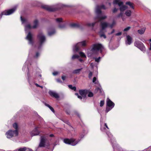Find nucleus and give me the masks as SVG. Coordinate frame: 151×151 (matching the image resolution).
<instances>
[{
  "label": "nucleus",
  "mask_w": 151,
  "mask_h": 151,
  "mask_svg": "<svg viewBox=\"0 0 151 151\" xmlns=\"http://www.w3.org/2000/svg\"><path fill=\"white\" fill-rule=\"evenodd\" d=\"M101 9H106V7L104 5H102L101 6H96L95 12L97 15V16L95 18V22L92 23H87L86 24V25L88 27H93L95 24L97 22H102L101 21L102 20L106 18L107 16L104 15L102 16L101 11Z\"/></svg>",
  "instance_id": "obj_1"
},
{
  "label": "nucleus",
  "mask_w": 151,
  "mask_h": 151,
  "mask_svg": "<svg viewBox=\"0 0 151 151\" xmlns=\"http://www.w3.org/2000/svg\"><path fill=\"white\" fill-rule=\"evenodd\" d=\"M20 18L22 22V23L25 24L24 27L25 31L26 33L28 32L31 29H35L38 26L39 22L38 20L37 19H36L34 21L33 25L32 26H31L27 19H23L22 16Z\"/></svg>",
  "instance_id": "obj_2"
},
{
  "label": "nucleus",
  "mask_w": 151,
  "mask_h": 151,
  "mask_svg": "<svg viewBox=\"0 0 151 151\" xmlns=\"http://www.w3.org/2000/svg\"><path fill=\"white\" fill-rule=\"evenodd\" d=\"M104 49L103 46L100 44L97 43L93 45L92 46V48L90 51V52L88 50L87 54L88 57H91L92 56L93 53L96 52L98 51L101 53L103 50Z\"/></svg>",
  "instance_id": "obj_3"
},
{
  "label": "nucleus",
  "mask_w": 151,
  "mask_h": 151,
  "mask_svg": "<svg viewBox=\"0 0 151 151\" xmlns=\"http://www.w3.org/2000/svg\"><path fill=\"white\" fill-rule=\"evenodd\" d=\"M100 124H101V128L100 129L101 131L105 132L106 133L109 137L111 138L110 140L111 142L112 140H113V142H114V138H112L113 136L108 131L109 129V127H108L106 123H104L102 121V119L101 118L100 119Z\"/></svg>",
  "instance_id": "obj_4"
},
{
  "label": "nucleus",
  "mask_w": 151,
  "mask_h": 151,
  "mask_svg": "<svg viewBox=\"0 0 151 151\" xmlns=\"http://www.w3.org/2000/svg\"><path fill=\"white\" fill-rule=\"evenodd\" d=\"M84 135L85 134H81L80 136V139H78L77 140L73 138L65 139L64 140V142L66 144H69L72 146H75L78 143L82 138H83Z\"/></svg>",
  "instance_id": "obj_5"
},
{
  "label": "nucleus",
  "mask_w": 151,
  "mask_h": 151,
  "mask_svg": "<svg viewBox=\"0 0 151 151\" xmlns=\"http://www.w3.org/2000/svg\"><path fill=\"white\" fill-rule=\"evenodd\" d=\"M61 4H59L56 5L49 6L47 5H42V7L49 11L52 12L56 10L60 9V6L62 7L65 6Z\"/></svg>",
  "instance_id": "obj_6"
},
{
  "label": "nucleus",
  "mask_w": 151,
  "mask_h": 151,
  "mask_svg": "<svg viewBox=\"0 0 151 151\" xmlns=\"http://www.w3.org/2000/svg\"><path fill=\"white\" fill-rule=\"evenodd\" d=\"M37 39L39 42L37 45V47L38 49H40L46 40V37L45 35L42 32L39 33L37 35Z\"/></svg>",
  "instance_id": "obj_7"
},
{
  "label": "nucleus",
  "mask_w": 151,
  "mask_h": 151,
  "mask_svg": "<svg viewBox=\"0 0 151 151\" xmlns=\"http://www.w3.org/2000/svg\"><path fill=\"white\" fill-rule=\"evenodd\" d=\"M106 112L107 113L114 108L115 104L109 98H107L106 100Z\"/></svg>",
  "instance_id": "obj_8"
},
{
  "label": "nucleus",
  "mask_w": 151,
  "mask_h": 151,
  "mask_svg": "<svg viewBox=\"0 0 151 151\" xmlns=\"http://www.w3.org/2000/svg\"><path fill=\"white\" fill-rule=\"evenodd\" d=\"M108 24L106 22H101L100 24L101 29L100 30L99 34L100 36L101 37H103L104 39L106 38V37L105 34L102 33L103 30L108 27Z\"/></svg>",
  "instance_id": "obj_9"
},
{
  "label": "nucleus",
  "mask_w": 151,
  "mask_h": 151,
  "mask_svg": "<svg viewBox=\"0 0 151 151\" xmlns=\"http://www.w3.org/2000/svg\"><path fill=\"white\" fill-rule=\"evenodd\" d=\"M18 134V132L17 130H9L6 133V135L7 138L9 139L17 136Z\"/></svg>",
  "instance_id": "obj_10"
},
{
  "label": "nucleus",
  "mask_w": 151,
  "mask_h": 151,
  "mask_svg": "<svg viewBox=\"0 0 151 151\" xmlns=\"http://www.w3.org/2000/svg\"><path fill=\"white\" fill-rule=\"evenodd\" d=\"M49 145V142L45 136L41 137V139L38 147H45Z\"/></svg>",
  "instance_id": "obj_11"
},
{
  "label": "nucleus",
  "mask_w": 151,
  "mask_h": 151,
  "mask_svg": "<svg viewBox=\"0 0 151 151\" xmlns=\"http://www.w3.org/2000/svg\"><path fill=\"white\" fill-rule=\"evenodd\" d=\"M86 43V41L78 43L74 46L73 48V51L74 52H77L81 47L85 46Z\"/></svg>",
  "instance_id": "obj_12"
},
{
  "label": "nucleus",
  "mask_w": 151,
  "mask_h": 151,
  "mask_svg": "<svg viewBox=\"0 0 151 151\" xmlns=\"http://www.w3.org/2000/svg\"><path fill=\"white\" fill-rule=\"evenodd\" d=\"M56 23L58 24L59 28L61 29H64L66 27V24L64 22L61 18H58L55 19Z\"/></svg>",
  "instance_id": "obj_13"
},
{
  "label": "nucleus",
  "mask_w": 151,
  "mask_h": 151,
  "mask_svg": "<svg viewBox=\"0 0 151 151\" xmlns=\"http://www.w3.org/2000/svg\"><path fill=\"white\" fill-rule=\"evenodd\" d=\"M123 2L120 1L119 0H115L113 2V4L114 5L118 4L120 7V9L121 12H123L127 8V6L123 5Z\"/></svg>",
  "instance_id": "obj_14"
},
{
  "label": "nucleus",
  "mask_w": 151,
  "mask_h": 151,
  "mask_svg": "<svg viewBox=\"0 0 151 151\" xmlns=\"http://www.w3.org/2000/svg\"><path fill=\"white\" fill-rule=\"evenodd\" d=\"M134 45L139 49L143 52L146 51V48L142 43L139 41H136L134 42Z\"/></svg>",
  "instance_id": "obj_15"
},
{
  "label": "nucleus",
  "mask_w": 151,
  "mask_h": 151,
  "mask_svg": "<svg viewBox=\"0 0 151 151\" xmlns=\"http://www.w3.org/2000/svg\"><path fill=\"white\" fill-rule=\"evenodd\" d=\"M16 9V7H15L12 9L9 10H5L2 12L1 14V17L3 15H9L12 14L15 11Z\"/></svg>",
  "instance_id": "obj_16"
},
{
  "label": "nucleus",
  "mask_w": 151,
  "mask_h": 151,
  "mask_svg": "<svg viewBox=\"0 0 151 151\" xmlns=\"http://www.w3.org/2000/svg\"><path fill=\"white\" fill-rule=\"evenodd\" d=\"M87 91L86 90H81L79 91V93L81 96L79 95L78 93H75L76 95L77 96L78 98L81 99L82 98H85L86 94Z\"/></svg>",
  "instance_id": "obj_17"
},
{
  "label": "nucleus",
  "mask_w": 151,
  "mask_h": 151,
  "mask_svg": "<svg viewBox=\"0 0 151 151\" xmlns=\"http://www.w3.org/2000/svg\"><path fill=\"white\" fill-rule=\"evenodd\" d=\"M26 39L28 41V43L29 44L33 46V47L35 46L33 39V35L30 32H29L28 33L26 37Z\"/></svg>",
  "instance_id": "obj_18"
},
{
  "label": "nucleus",
  "mask_w": 151,
  "mask_h": 151,
  "mask_svg": "<svg viewBox=\"0 0 151 151\" xmlns=\"http://www.w3.org/2000/svg\"><path fill=\"white\" fill-rule=\"evenodd\" d=\"M39 127H36L30 133L31 135L32 136H34L38 135L39 134V132L37 130L38 128H39Z\"/></svg>",
  "instance_id": "obj_19"
},
{
  "label": "nucleus",
  "mask_w": 151,
  "mask_h": 151,
  "mask_svg": "<svg viewBox=\"0 0 151 151\" xmlns=\"http://www.w3.org/2000/svg\"><path fill=\"white\" fill-rule=\"evenodd\" d=\"M48 93L50 96L53 97L56 99H58L59 97L58 94L55 92L50 91Z\"/></svg>",
  "instance_id": "obj_20"
},
{
  "label": "nucleus",
  "mask_w": 151,
  "mask_h": 151,
  "mask_svg": "<svg viewBox=\"0 0 151 151\" xmlns=\"http://www.w3.org/2000/svg\"><path fill=\"white\" fill-rule=\"evenodd\" d=\"M126 37L127 40L126 41V44L128 45H130L132 42V38L129 35H127Z\"/></svg>",
  "instance_id": "obj_21"
},
{
  "label": "nucleus",
  "mask_w": 151,
  "mask_h": 151,
  "mask_svg": "<svg viewBox=\"0 0 151 151\" xmlns=\"http://www.w3.org/2000/svg\"><path fill=\"white\" fill-rule=\"evenodd\" d=\"M55 33V31L53 29L52 30L49 29L48 32V35L49 36H51L54 35Z\"/></svg>",
  "instance_id": "obj_22"
},
{
  "label": "nucleus",
  "mask_w": 151,
  "mask_h": 151,
  "mask_svg": "<svg viewBox=\"0 0 151 151\" xmlns=\"http://www.w3.org/2000/svg\"><path fill=\"white\" fill-rule=\"evenodd\" d=\"M29 61L28 60H27L26 62L25 63H24V65L22 68V70H25V69L27 68L28 70V65L27 64L29 63Z\"/></svg>",
  "instance_id": "obj_23"
},
{
  "label": "nucleus",
  "mask_w": 151,
  "mask_h": 151,
  "mask_svg": "<svg viewBox=\"0 0 151 151\" xmlns=\"http://www.w3.org/2000/svg\"><path fill=\"white\" fill-rule=\"evenodd\" d=\"M83 69L82 68L79 69H77L73 70V74H79Z\"/></svg>",
  "instance_id": "obj_24"
},
{
  "label": "nucleus",
  "mask_w": 151,
  "mask_h": 151,
  "mask_svg": "<svg viewBox=\"0 0 151 151\" xmlns=\"http://www.w3.org/2000/svg\"><path fill=\"white\" fill-rule=\"evenodd\" d=\"M70 26L73 27L78 28L80 27L79 24L78 23H73L70 24Z\"/></svg>",
  "instance_id": "obj_25"
},
{
  "label": "nucleus",
  "mask_w": 151,
  "mask_h": 151,
  "mask_svg": "<svg viewBox=\"0 0 151 151\" xmlns=\"http://www.w3.org/2000/svg\"><path fill=\"white\" fill-rule=\"evenodd\" d=\"M27 150V151H32V150L29 148L27 149L25 147H24L19 149L18 151H25Z\"/></svg>",
  "instance_id": "obj_26"
},
{
  "label": "nucleus",
  "mask_w": 151,
  "mask_h": 151,
  "mask_svg": "<svg viewBox=\"0 0 151 151\" xmlns=\"http://www.w3.org/2000/svg\"><path fill=\"white\" fill-rule=\"evenodd\" d=\"M145 30V28H143L140 29L138 30V32L139 34H142L144 33Z\"/></svg>",
  "instance_id": "obj_27"
},
{
  "label": "nucleus",
  "mask_w": 151,
  "mask_h": 151,
  "mask_svg": "<svg viewBox=\"0 0 151 151\" xmlns=\"http://www.w3.org/2000/svg\"><path fill=\"white\" fill-rule=\"evenodd\" d=\"M126 4L129 6L132 9H134V7L133 6V4L131 2H130L128 1L126 2Z\"/></svg>",
  "instance_id": "obj_28"
},
{
  "label": "nucleus",
  "mask_w": 151,
  "mask_h": 151,
  "mask_svg": "<svg viewBox=\"0 0 151 151\" xmlns=\"http://www.w3.org/2000/svg\"><path fill=\"white\" fill-rule=\"evenodd\" d=\"M102 89L101 88H97L95 90V93L99 92L100 93H102Z\"/></svg>",
  "instance_id": "obj_29"
},
{
  "label": "nucleus",
  "mask_w": 151,
  "mask_h": 151,
  "mask_svg": "<svg viewBox=\"0 0 151 151\" xmlns=\"http://www.w3.org/2000/svg\"><path fill=\"white\" fill-rule=\"evenodd\" d=\"M109 24L108 26H109L110 27L112 28L116 24V22L114 20L111 24H109Z\"/></svg>",
  "instance_id": "obj_30"
},
{
  "label": "nucleus",
  "mask_w": 151,
  "mask_h": 151,
  "mask_svg": "<svg viewBox=\"0 0 151 151\" xmlns=\"http://www.w3.org/2000/svg\"><path fill=\"white\" fill-rule=\"evenodd\" d=\"M13 127L15 129V130H17L18 131V126L17 124L16 123H14L13 125Z\"/></svg>",
  "instance_id": "obj_31"
},
{
  "label": "nucleus",
  "mask_w": 151,
  "mask_h": 151,
  "mask_svg": "<svg viewBox=\"0 0 151 151\" xmlns=\"http://www.w3.org/2000/svg\"><path fill=\"white\" fill-rule=\"evenodd\" d=\"M131 12L130 10H127L125 12L126 15L127 16H129L131 15Z\"/></svg>",
  "instance_id": "obj_32"
},
{
  "label": "nucleus",
  "mask_w": 151,
  "mask_h": 151,
  "mask_svg": "<svg viewBox=\"0 0 151 151\" xmlns=\"http://www.w3.org/2000/svg\"><path fill=\"white\" fill-rule=\"evenodd\" d=\"M80 56L83 58H86V56L85 54L82 52H80L79 53Z\"/></svg>",
  "instance_id": "obj_33"
},
{
  "label": "nucleus",
  "mask_w": 151,
  "mask_h": 151,
  "mask_svg": "<svg viewBox=\"0 0 151 151\" xmlns=\"http://www.w3.org/2000/svg\"><path fill=\"white\" fill-rule=\"evenodd\" d=\"M68 86L69 88L74 91H76V87L75 86L73 87L72 85H69Z\"/></svg>",
  "instance_id": "obj_34"
},
{
  "label": "nucleus",
  "mask_w": 151,
  "mask_h": 151,
  "mask_svg": "<svg viewBox=\"0 0 151 151\" xmlns=\"http://www.w3.org/2000/svg\"><path fill=\"white\" fill-rule=\"evenodd\" d=\"M79 57V56L77 55H73L72 57V59H74L76 58H78Z\"/></svg>",
  "instance_id": "obj_35"
},
{
  "label": "nucleus",
  "mask_w": 151,
  "mask_h": 151,
  "mask_svg": "<svg viewBox=\"0 0 151 151\" xmlns=\"http://www.w3.org/2000/svg\"><path fill=\"white\" fill-rule=\"evenodd\" d=\"M92 75H93L92 72L91 71H90L89 73L88 74V78L89 79H91V78H92Z\"/></svg>",
  "instance_id": "obj_36"
},
{
  "label": "nucleus",
  "mask_w": 151,
  "mask_h": 151,
  "mask_svg": "<svg viewBox=\"0 0 151 151\" xmlns=\"http://www.w3.org/2000/svg\"><path fill=\"white\" fill-rule=\"evenodd\" d=\"M130 28H131L130 27H126V28H125L124 29V31H125V32L127 31L130 29Z\"/></svg>",
  "instance_id": "obj_37"
},
{
  "label": "nucleus",
  "mask_w": 151,
  "mask_h": 151,
  "mask_svg": "<svg viewBox=\"0 0 151 151\" xmlns=\"http://www.w3.org/2000/svg\"><path fill=\"white\" fill-rule=\"evenodd\" d=\"M40 55V53L38 52H37L36 53L35 55L34 56V58H37Z\"/></svg>",
  "instance_id": "obj_38"
},
{
  "label": "nucleus",
  "mask_w": 151,
  "mask_h": 151,
  "mask_svg": "<svg viewBox=\"0 0 151 151\" xmlns=\"http://www.w3.org/2000/svg\"><path fill=\"white\" fill-rule=\"evenodd\" d=\"M100 59L101 57H99L97 58H95V61L96 62H99Z\"/></svg>",
  "instance_id": "obj_39"
},
{
  "label": "nucleus",
  "mask_w": 151,
  "mask_h": 151,
  "mask_svg": "<svg viewBox=\"0 0 151 151\" xmlns=\"http://www.w3.org/2000/svg\"><path fill=\"white\" fill-rule=\"evenodd\" d=\"M104 101L103 100L101 101L100 103V106L101 107L104 104Z\"/></svg>",
  "instance_id": "obj_40"
},
{
  "label": "nucleus",
  "mask_w": 151,
  "mask_h": 151,
  "mask_svg": "<svg viewBox=\"0 0 151 151\" xmlns=\"http://www.w3.org/2000/svg\"><path fill=\"white\" fill-rule=\"evenodd\" d=\"M149 42L150 45L149 50H151V38L149 40Z\"/></svg>",
  "instance_id": "obj_41"
},
{
  "label": "nucleus",
  "mask_w": 151,
  "mask_h": 151,
  "mask_svg": "<svg viewBox=\"0 0 151 151\" xmlns=\"http://www.w3.org/2000/svg\"><path fill=\"white\" fill-rule=\"evenodd\" d=\"M93 96V93L91 92H89L88 94V96L90 97H92Z\"/></svg>",
  "instance_id": "obj_42"
},
{
  "label": "nucleus",
  "mask_w": 151,
  "mask_h": 151,
  "mask_svg": "<svg viewBox=\"0 0 151 151\" xmlns=\"http://www.w3.org/2000/svg\"><path fill=\"white\" fill-rule=\"evenodd\" d=\"M96 80V77H94L93 78V83H94L95 84H96V83L95 82V81Z\"/></svg>",
  "instance_id": "obj_43"
},
{
  "label": "nucleus",
  "mask_w": 151,
  "mask_h": 151,
  "mask_svg": "<svg viewBox=\"0 0 151 151\" xmlns=\"http://www.w3.org/2000/svg\"><path fill=\"white\" fill-rule=\"evenodd\" d=\"M59 73V72L57 71H55L52 74L54 76H56Z\"/></svg>",
  "instance_id": "obj_44"
},
{
  "label": "nucleus",
  "mask_w": 151,
  "mask_h": 151,
  "mask_svg": "<svg viewBox=\"0 0 151 151\" xmlns=\"http://www.w3.org/2000/svg\"><path fill=\"white\" fill-rule=\"evenodd\" d=\"M118 9L116 8H114L113 10V12L114 13H115L117 12Z\"/></svg>",
  "instance_id": "obj_45"
},
{
  "label": "nucleus",
  "mask_w": 151,
  "mask_h": 151,
  "mask_svg": "<svg viewBox=\"0 0 151 151\" xmlns=\"http://www.w3.org/2000/svg\"><path fill=\"white\" fill-rule=\"evenodd\" d=\"M49 109H50V110L53 113H54L55 111L54 109L51 106L49 108Z\"/></svg>",
  "instance_id": "obj_46"
},
{
  "label": "nucleus",
  "mask_w": 151,
  "mask_h": 151,
  "mask_svg": "<svg viewBox=\"0 0 151 151\" xmlns=\"http://www.w3.org/2000/svg\"><path fill=\"white\" fill-rule=\"evenodd\" d=\"M27 76H28V81L29 83V81H30V75L29 74V72H28L27 73Z\"/></svg>",
  "instance_id": "obj_47"
},
{
  "label": "nucleus",
  "mask_w": 151,
  "mask_h": 151,
  "mask_svg": "<svg viewBox=\"0 0 151 151\" xmlns=\"http://www.w3.org/2000/svg\"><path fill=\"white\" fill-rule=\"evenodd\" d=\"M122 14H123V13L122 12H121L118 15L117 17H122Z\"/></svg>",
  "instance_id": "obj_48"
},
{
  "label": "nucleus",
  "mask_w": 151,
  "mask_h": 151,
  "mask_svg": "<svg viewBox=\"0 0 151 151\" xmlns=\"http://www.w3.org/2000/svg\"><path fill=\"white\" fill-rule=\"evenodd\" d=\"M122 34V33L121 32H119L116 34V36H119L121 35Z\"/></svg>",
  "instance_id": "obj_49"
},
{
  "label": "nucleus",
  "mask_w": 151,
  "mask_h": 151,
  "mask_svg": "<svg viewBox=\"0 0 151 151\" xmlns=\"http://www.w3.org/2000/svg\"><path fill=\"white\" fill-rule=\"evenodd\" d=\"M65 76H63L62 77V78L63 80H64L65 79Z\"/></svg>",
  "instance_id": "obj_50"
},
{
  "label": "nucleus",
  "mask_w": 151,
  "mask_h": 151,
  "mask_svg": "<svg viewBox=\"0 0 151 151\" xmlns=\"http://www.w3.org/2000/svg\"><path fill=\"white\" fill-rule=\"evenodd\" d=\"M115 31V30L114 29H113L112 31L110 33H109V34L110 35L112 33H113Z\"/></svg>",
  "instance_id": "obj_51"
},
{
  "label": "nucleus",
  "mask_w": 151,
  "mask_h": 151,
  "mask_svg": "<svg viewBox=\"0 0 151 151\" xmlns=\"http://www.w3.org/2000/svg\"><path fill=\"white\" fill-rule=\"evenodd\" d=\"M57 82L59 83H61V81L60 79H57L56 80Z\"/></svg>",
  "instance_id": "obj_52"
},
{
  "label": "nucleus",
  "mask_w": 151,
  "mask_h": 151,
  "mask_svg": "<svg viewBox=\"0 0 151 151\" xmlns=\"http://www.w3.org/2000/svg\"><path fill=\"white\" fill-rule=\"evenodd\" d=\"M75 114H76V115H77L79 117H80V115L79 113H78L77 112H76Z\"/></svg>",
  "instance_id": "obj_53"
},
{
  "label": "nucleus",
  "mask_w": 151,
  "mask_h": 151,
  "mask_svg": "<svg viewBox=\"0 0 151 151\" xmlns=\"http://www.w3.org/2000/svg\"><path fill=\"white\" fill-rule=\"evenodd\" d=\"M45 105L46 106H47L48 107H49V108L51 106L49 105V104H45Z\"/></svg>",
  "instance_id": "obj_54"
},
{
  "label": "nucleus",
  "mask_w": 151,
  "mask_h": 151,
  "mask_svg": "<svg viewBox=\"0 0 151 151\" xmlns=\"http://www.w3.org/2000/svg\"><path fill=\"white\" fill-rule=\"evenodd\" d=\"M45 105L46 106H47L48 107H49V108L51 106L49 105V104H45Z\"/></svg>",
  "instance_id": "obj_55"
},
{
  "label": "nucleus",
  "mask_w": 151,
  "mask_h": 151,
  "mask_svg": "<svg viewBox=\"0 0 151 151\" xmlns=\"http://www.w3.org/2000/svg\"><path fill=\"white\" fill-rule=\"evenodd\" d=\"M35 84L37 87H39V86H40L38 85L37 83H35Z\"/></svg>",
  "instance_id": "obj_56"
},
{
  "label": "nucleus",
  "mask_w": 151,
  "mask_h": 151,
  "mask_svg": "<svg viewBox=\"0 0 151 151\" xmlns=\"http://www.w3.org/2000/svg\"><path fill=\"white\" fill-rule=\"evenodd\" d=\"M50 137H54V135L53 134H51L50 135Z\"/></svg>",
  "instance_id": "obj_57"
},
{
  "label": "nucleus",
  "mask_w": 151,
  "mask_h": 151,
  "mask_svg": "<svg viewBox=\"0 0 151 151\" xmlns=\"http://www.w3.org/2000/svg\"><path fill=\"white\" fill-rule=\"evenodd\" d=\"M79 60L80 62H82V61H83V60H82V59H79Z\"/></svg>",
  "instance_id": "obj_58"
},
{
  "label": "nucleus",
  "mask_w": 151,
  "mask_h": 151,
  "mask_svg": "<svg viewBox=\"0 0 151 151\" xmlns=\"http://www.w3.org/2000/svg\"><path fill=\"white\" fill-rule=\"evenodd\" d=\"M39 76L40 78H41V77L42 76L40 74L39 75Z\"/></svg>",
  "instance_id": "obj_59"
},
{
  "label": "nucleus",
  "mask_w": 151,
  "mask_h": 151,
  "mask_svg": "<svg viewBox=\"0 0 151 151\" xmlns=\"http://www.w3.org/2000/svg\"><path fill=\"white\" fill-rule=\"evenodd\" d=\"M140 40L141 41H142V42H144L145 41V40H142V39H140Z\"/></svg>",
  "instance_id": "obj_60"
},
{
  "label": "nucleus",
  "mask_w": 151,
  "mask_h": 151,
  "mask_svg": "<svg viewBox=\"0 0 151 151\" xmlns=\"http://www.w3.org/2000/svg\"><path fill=\"white\" fill-rule=\"evenodd\" d=\"M41 88H43V86H39Z\"/></svg>",
  "instance_id": "obj_61"
},
{
  "label": "nucleus",
  "mask_w": 151,
  "mask_h": 151,
  "mask_svg": "<svg viewBox=\"0 0 151 151\" xmlns=\"http://www.w3.org/2000/svg\"><path fill=\"white\" fill-rule=\"evenodd\" d=\"M66 113H67V114H69V113H70V112H68V111H67L66 112Z\"/></svg>",
  "instance_id": "obj_62"
},
{
  "label": "nucleus",
  "mask_w": 151,
  "mask_h": 151,
  "mask_svg": "<svg viewBox=\"0 0 151 151\" xmlns=\"http://www.w3.org/2000/svg\"><path fill=\"white\" fill-rule=\"evenodd\" d=\"M92 64H92V63H91V66H92Z\"/></svg>",
  "instance_id": "obj_63"
},
{
  "label": "nucleus",
  "mask_w": 151,
  "mask_h": 151,
  "mask_svg": "<svg viewBox=\"0 0 151 151\" xmlns=\"http://www.w3.org/2000/svg\"><path fill=\"white\" fill-rule=\"evenodd\" d=\"M109 4L110 5H111V4L110 3H109Z\"/></svg>",
  "instance_id": "obj_64"
}]
</instances>
